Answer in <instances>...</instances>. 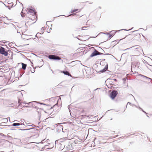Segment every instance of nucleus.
Here are the masks:
<instances>
[{
	"label": "nucleus",
	"mask_w": 152,
	"mask_h": 152,
	"mask_svg": "<svg viewBox=\"0 0 152 152\" xmlns=\"http://www.w3.org/2000/svg\"><path fill=\"white\" fill-rule=\"evenodd\" d=\"M118 94V92L115 90H113L110 94V97L112 100L115 99Z\"/></svg>",
	"instance_id": "f257e3e1"
},
{
	"label": "nucleus",
	"mask_w": 152,
	"mask_h": 152,
	"mask_svg": "<svg viewBox=\"0 0 152 152\" xmlns=\"http://www.w3.org/2000/svg\"><path fill=\"white\" fill-rule=\"evenodd\" d=\"M48 58L51 60H59L61 59L58 56L53 55H50L48 56Z\"/></svg>",
	"instance_id": "f03ea898"
},
{
	"label": "nucleus",
	"mask_w": 152,
	"mask_h": 152,
	"mask_svg": "<svg viewBox=\"0 0 152 152\" xmlns=\"http://www.w3.org/2000/svg\"><path fill=\"white\" fill-rule=\"evenodd\" d=\"M104 55V54L99 52L97 50H96V49H94V51L91 55L90 56V57H92L94 56H96L98 55Z\"/></svg>",
	"instance_id": "7ed1b4c3"
},
{
	"label": "nucleus",
	"mask_w": 152,
	"mask_h": 152,
	"mask_svg": "<svg viewBox=\"0 0 152 152\" xmlns=\"http://www.w3.org/2000/svg\"><path fill=\"white\" fill-rule=\"evenodd\" d=\"M63 127L62 125H58L56 128V132L57 133H60L61 132H64V131H63Z\"/></svg>",
	"instance_id": "20e7f679"
},
{
	"label": "nucleus",
	"mask_w": 152,
	"mask_h": 152,
	"mask_svg": "<svg viewBox=\"0 0 152 152\" xmlns=\"http://www.w3.org/2000/svg\"><path fill=\"white\" fill-rule=\"evenodd\" d=\"M0 53L5 56H7L8 55V52L6 51L5 49L2 47H1L0 48Z\"/></svg>",
	"instance_id": "39448f33"
},
{
	"label": "nucleus",
	"mask_w": 152,
	"mask_h": 152,
	"mask_svg": "<svg viewBox=\"0 0 152 152\" xmlns=\"http://www.w3.org/2000/svg\"><path fill=\"white\" fill-rule=\"evenodd\" d=\"M27 10L28 11L27 13H30L32 14H31V15H32L33 16H34V17H35L37 13L35 10L32 9L30 8H28Z\"/></svg>",
	"instance_id": "423d86ee"
},
{
	"label": "nucleus",
	"mask_w": 152,
	"mask_h": 152,
	"mask_svg": "<svg viewBox=\"0 0 152 152\" xmlns=\"http://www.w3.org/2000/svg\"><path fill=\"white\" fill-rule=\"evenodd\" d=\"M67 138L66 137H63L59 140H58V141H59L60 142H66L68 140Z\"/></svg>",
	"instance_id": "0eeeda50"
},
{
	"label": "nucleus",
	"mask_w": 152,
	"mask_h": 152,
	"mask_svg": "<svg viewBox=\"0 0 152 152\" xmlns=\"http://www.w3.org/2000/svg\"><path fill=\"white\" fill-rule=\"evenodd\" d=\"M108 69V65L107 64L105 66V67L104 68V69H102V70H100V72H105L107 71V70Z\"/></svg>",
	"instance_id": "6e6552de"
},
{
	"label": "nucleus",
	"mask_w": 152,
	"mask_h": 152,
	"mask_svg": "<svg viewBox=\"0 0 152 152\" xmlns=\"http://www.w3.org/2000/svg\"><path fill=\"white\" fill-rule=\"evenodd\" d=\"M21 125H23L24 126L23 127V128H25V125H24V124H20L19 123H14L13 124H12L11 126H20Z\"/></svg>",
	"instance_id": "1a4fd4ad"
},
{
	"label": "nucleus",
	"mask_w": 152,
	"mask_h": 152,
	"mask_svg": "<svg viewBox=\"0 0 152 152\" xmlns=\"http://www.w3.org/2000/svg\"><path fill=\"white\" fill-rule=\"evenodd\" d=\"M5 124L2 122L0 124V126H2L3 127H4V126L6 127L5 128H7L8 127L10 126V125H5Z\"/></svg>",
	"instance_id": "9d476101"
},
{
	"label": "nucleus",
	"mask_w": 152,
	"mask_h": 152,
	"mask_svg": "<svg viewBox=\"0 0 152 152\" xmlns=\"http://www.w3.org/2000/svg\"><path fill=\"white\" fill-rule=\"evenodd\" d=\"M63 73L65 75H66L69 76L70 75H71L69 72L67 71H63Z\"/></svg>",
	"instance_id": "9b49d317"
},
{
	"label": "nucleus",
	"mask_w": 152,
	"mask_h": 152,
	"mask_svg": "<svg viewBox=\"0 0 152 152\" xmlns=\"http://www.w3.org/2000/svg\"><path fill=\"white\" fill-rule=\"evenodd\" d=\"M123 30H125V29H123ZM122 30H123V29L120 30H119V31L112 30V31H110V33H111V34H113L114 35V34H115V32H117V31H120Z\"/></svg>",
	"instance_id": "f8f14e48"
},
{
	"label": "nucleus",
	"mask_w": 152,
	"mask_h": 152,
	"mask_svg": "<svg viewBox=\"0 0 152 152\" xmlns=\"http://www.w3.org/2000/svg\"><path fill=\"white\" fill-rule=\"evenodd\" d=\"M22 65V69L23 70H25L27 66V65L26 64L21 63Z\"/></svg>",
	"instance_id": "ddd939ff"
},
{
	"label": "nucleus",
	"mask_w": 152,
	"mask_h": 152,
	"mask_svg": "<svg viewBox=\"0 0 152 152\" xmlns=\"http://www.w3.org/2000/svg\"><path fill=\"white\" fill-rule=\"evenodd\" d=\"M32 102V103H37V104H42V105H46V106H49V105L48 104H44V103H42L39 102H36V101H33V102Z\"/></svg>",
	"instance_id": "4468645a"
},
{
	"label": "nucleus",
	"mask_w": 152,
	"mask_h": 152,
	"mask_svg": "<svg viewBox=\"0 0 152 152\" xmlns=\"http://www.w3.org/2000/svg\"><path fill=\"white\" fill-rule=\"evenodd\" d=\"M8 119L7 118H4L2 120V122L6 124L8 122Z\"/></svg>",
	"instance_id": "2eb2a0df"
},
{
	"label": "nucleus",
	"mask_w": 152,
	"mask_h": 152,
	"mask_svg": "<svg viewBox=\"0 0 152 152\" xmlns=\"http://www.w3.org/2000/svg\"><path fill=\"white\" fill-rule=\"evenodd\" d=\"M30 130H31V132L35 131L36 130H37V129H36L35 128H29Z\"/></svg>",
	"instance_id": "dca6fc26"
},
{
	"label": "nucleus",
	"mask_w": 152,
	"mask_h": 152,
	"mask_svg": "<svg viewBox=\"0 0 152 152\" xmlns=\"http://www.w3.org/2000/svg\"><path fill=\"white\" fill-rule=\"evenodd\" d=\"M71 146L72 145H71V144L69 145L68 146H66V148H67V149L69 150L72 149Z\"/></svg>",
	"instance_id": "f3484780"
},
{
	"label": "nucleus",
	"mask_w": 152,
	"mask_h": 152,
	"mask_svg": "<svg viewBox=\"0 0 152 152\" xmlns=\"http://www.w3.org/2000/svg\"><path fill=\"white\" fill-rule=\"evenodd\" d=\"M136 64H134L133 63H132L131 64V67H132V68H133V67H136V65H137L138 64V63H136Z\"/></svg>",
	"instance_id": "a211bd4d"
},
{
	"label": "nucleus",
	"mask_w": 152,
	"mask_h": 152,
	"mask_svg": "<svg viewBox=\"0 0 152 152\" xmlns=\"http://www.w3.org/2000/svg\"><path fill=\"white\" fill-rule=\"evenodd\" d=\"M36 68H37V66H36L35 68H34L33 67L34 69H33V70H31V69H32V68L31 67H30V71H31V72L32 73H34V72H35V69Z\"/></svg>",
	"instance_id": "6ab92c4d"
},
{
	"label": "nucleus",
	"mask_w": 152,
	"mask_h": 152,
	"mask_svg": "<svg viewBox=\"0 0 152 152\" xmlns=\"http://www.w3.org/2000/svg\"><path fill=\"white\" fill-rule=\"evenodd\" d=\"M140 75L141 76V77H143L145 78L146 79H148V80H150L151 79V78H150L145 76L143 75Z\"/></svg>",
	"instance_id": "aec40b11"
},
{
	"label": "nucleus",
	"mask_w": 152,
	"mask_h": 152,
	"mask_svg": "<svg viewBox=\"0 0 152 152\" xmlns=\"http://www.w3.org/2000/svg\"><path fill=\"white\" fill-rule=\"evenodd\" d=\"M108 35L109 36L108 38H109L112 37L114 36L113 34H109Z\"/></svg>",
	"instance_id": "412c9836"
},
{
	"label": "nucleus",
	"mask_w": 152,
	"mask_h": 152,
	"mask_svg": "<svg viewBox=\"0 0 152 152\" xmlns=\"http://www.w3.org/2000/svg\"><path fill=\"white\" fill-rule=\"evenodd\" d=\"M78 9H74L73 10H71V12H75L76 11H77L78 10Z\"/></svg>",
	"instance_id": "4be33fe9"
},
{
	"label": "nucleus",
	"mask_w": 152,
	"mask_h": 152,
	"mask_svg": "<svg viewBox=\"0 0 152 152\" xmlns=\"http://www.w3.org/2000/svg\"><path fill=\"white\" fill-rule=\"evenodd\" d=\"M18 130H23V131H25V130H30V129H17Z\"/></svg>",
	"instance_id": "5701e85b"
},
{
	"label": "nucleus",
	"mask_w": 152,
	"mask_h": 152,
	"mask_svg": "<svg viewBox=\"0 0 152 152\" xmlns=\"http://www.w3.org/2000/svg\"><path fill=\"white\" fill-rule=\"evenodd\" d=\"M10 6H11V7H13V2H11L10 4Z\"/></svg>",
	"instance_id": "b1692460"
},
{
	"label": "nucleus",
	"mask_w": 152,
	"mask_h": 152,
	"mask_svg": "<svg viewBox=\"0 0 152 152\" xmlns=\"http://www.w3.org/2000/svg\"><path fill=\"white\" fill-rule=\"evenodd\" d=\"M144 63L145 64V65H147V64H148V65H150L146 61H145V62H144Z\"/></svg>",
	"instance_id": "393cba45"
},
{
	"label": "nucleus",
	"mask_w": 152,
	"mask_h": 152,
	"mask_svg": "<svg viewBox=\"0 0 152 152\" xmlns=\"http://www.w3.org/2000/svg\"><path fill=\"white\" fill-rule=\"evenodd\" d=\"M137 46V45H135V46H133V47H131V48H127V49H125V50H128V49H130V48H132L133 47H135V46Z\"/></svg>",
	"instance_id": "a878e982"
},
{
	"label": "nucleus",
	"mask_w": 152,
	"mask_h": 152,
	"mask_svg": "<svg viewBox=\"0 0 152 152\" xmlns=\"http://www.w3.org/2000/svg\"><path fill=\"white\" fill-rule=\"evenodd\" d=\"M143 29L142 28H139L138 30H135V31H132V33H133V32H134L137 31H138V30H140V29Z\"/></svg>",
	"instance_id": "bb28decb"
},
{
	"label": "nucleus",
	"mask_w": 152,
	"mask_h": 152,
	"mask_svg": "<svg viewBox=\"0 0 152 152\" xmlns=\"http://www.w3.org/2000/svg\"><path fill=\"white\" fill-rule=\"evenodd\" d=\"M20 100L19 99L18 102V103L19 104V105H20V104L22 103L21 102H20Z\"/></svg>",
	"instance_id": "cd10ccee"
},
{
	"label": "nucleus",
	"mask_w": 152,
	"mask_h": 152,
	"mask_svg": "<svg viewBox=\"0 0 152 152\" xmlns=\"http://www.w3.org/2000/svg\"><path fill=\"white\" fill-rule=\"evenodd\" d=\"M141 110L142 111L143 113H145L146 114H148V113H146L145 111H144L143 109H141Z\"/></svg>",
	"instance_id": "c85d7f7f"
},
{
	"label": "nucleus",
	"mask_w": 152,
	"mask_h": 152,
	"mask_svg": "<svg viewBox=\"0 0 152 152\" xmlns=\"http://www.w3.org/2000/svg\"><path fill=\"white\" fill-rule=\"evenodd\" d=\"M40 34V33H37V34H36V35H35V37H37V35H38V34ZM37 39H38V40H39V39H38V38H37Z\"/></svg>",
	"instance_id": "c756f323"
},
{
	"label": "nucleus",
	"mask_w": 152,
	"mask_h": 152,
	"mask_svg": "<svg viewBox=\"0 0 152 152\" xmlns=\"http://www.w3.org/2000/svg\"><path fill=\"white\" fill-rule=\"evenodd\" d=\"M21 16L22 17H24L25 16V15L24 14H22V12H21Z\"/></svg>",
	"instance_id": "7c9ffc66"
},
{
	"label": "nucleus",
	"mask_w": 152,
	"mask_h": 152,
	"mask_svg": "<svg viewBox=\"0 0 152 152\" xmlns=\"http://www.w3.org/2000/svg\"><path fill=\"white\" fill-rule=\"evenodd\" d=\"M136 50H140V48H136Z\"/></svg>",
	"instance_id": "2f4dec72"
},
{
	"label": "nucleus",
	"mask_w": 152,
	"mask_h": 152,
	"mask_svg": "<svg viewBox=\"0 0 152 152\" xmlns=\"http://www.w3.org/2000/svg\"><path fill=\"white\" fill-rule=\"evenodd\" d=\"M109 34H110V33H108V32H107V33H104V34H105L106 35H108Z\"/></svg>",
	"instance_id": "473e14b6"
},
{
	"label": "nucleus",
	"mask_w": 152,
	"mask_h": 152,
	"mask_svg": "<svg viewBox=\"0 0 152 152\" xmlns=\"http://www.w3.org/2000/svg\"><path fill=\"white\" fill-rule=\"evenodd\" d=\"M135 106L136 107H137V108H138L139 109H140V110H141V109H142V108H141L140 107H137V106Z\"/></svg>",
	"instance_id": "72a5a7b5"
},
{
	"label": "nucleus",
	"mask_w": 152,
	"mask_h": 152,
	"mask_svg": "<svg viewBox=\"0 0 152 152\" xmlns=\"http://www.w3.org/2000/svg\"><path fill=\"white\" fill-rule=\"evenodd\" d=\"M45 30V27H43L42 28V30L43 31L44 30Z\"/></svg>",
	"instance_id": "f704fd0d"
},
{
	"label": "nucleus",
	"mask_w": 152,
	"mask_h": 152,
	"mask_svg": "<svg viewBox=\"0 0 152 152\" xmlns=\"http://www.w3.org/2000/svg\"><path fill=\"white\" fill-rule=\"evenodd\" d=\"M87 27H86V26L83 27H82V30H84V29H83V28H87Z\"/></svg>",
	"instance_id": "c9c22d12"
},
{
	"label": "nucleus",
	"mask_w": 152,
	"mask_h": 152,
	"mask_svg": "<svg viewBox=\"0 0 152 152\" xmlns=\"http://www.w3.org/2000/svg\"><path fill=\"white\" fill-rule=\"evenodd\" d=\"M45 146H44V147H42V150H44L45 149Z\"/></svg>",
	"instance_id": "e433bc0d"
},
{
	"label": "nucleus",
	"mask_w": 152,
	"mask_h": 152,
	"mask_svg": "<svg viewBox=\"0 0 152 152\" xmlns=\"http://www.w3.org/2000/svg\"><path fill=\"white\" fill-rule=\"evenodd\" d=\"M27 126H28V127H31V126H33L31 125H28Z\"/></svg>",
	"instance_id": "4c0bfd02"
},
{
	"label": "nucleus",
	"mask_w": 152,
	"mask_h": 152,
	"mask_svg": "<svg viewBox=\"0 0 152 152\" xmlns=\"http://www.w3.org/2000/svg\"><path fill=\"white\" fill-rule=\"evenodd\" d=\"M7 7H8V8L9 10H10L11 9V7H10V6H7Z\"/></svg>",
	"instance_id": "58836bf2"
},
{
	"label": "nucleus",
	"mask_w": 152,
	"mask_h": 152,
	"mask_svg": "<svg viewBox=\"0 0 152 152\" xmlns=\"http://www.w3.org/2000/svg\"><path fill=\"white\" fill-rule=\"evenodd\" d=\"M12 25L15 28L16 26L15 25H14V24H12Z\"/></svg>",
	"instance_id": "ea45409f"
},
{
	"label": "nucleus",
	"mask_w": 152,
	"mask_h": 152,
	"mask_svg": "<svg viewBox=\"0 0 152 152\" xmlns=\"http://www.w3.org/2000/svg\"><path fill=\"white\" fill-rule=\"evenodd\" d=\"M35 106V107H34V106H33V107H35V108H37V106Z\"/></svg>",
	"instance_id": "a19ab883"
},
{
	"label": "nucleus",
	"mask_w": 152,
	"mask_h": 152,
	"mask_svg": "<svg viewBox=\"0 0 152 152\" xmlns=\"http://www.w3.org/2000/svg\"><path fill=\"white\" fill-rule=\"evenodd\" d=\"M14 139H18V140H19L20 141V139H18V138H14Z\"/></svg>",
	"instance_id": "79ce46f5"
},
{
	"label": "nucleus",
	"mask_w": 152,
	"mask_h": 152,
	"mask_svg": "<svg viewBox=\"0 0 152 152\" xmlns=\"http://www.w3.org/2000/svg\"><path fill=\"white\" fill-rule=\"evenodd\" d=\"M131 104V103H130V102H128V103H127V105H126V106H127V104ZM126 107H127V106H126Z\"/></svg>",
	"instance_id": "37998d69"
},
{
	"label": "nucleus",
	"mask_w": 152,
	"mask_h": 152,
	"mask_svg": "<svg viewBox=\"0 0 152 152\" xmlns=\"http://www.w3.org/2000/svg\"><path fill=\"white\" fill-rule=\"evenodd\" d=\"M8 137L9 138H11V139H13V138L12 137H11V136H8Z\"/></svg>",
	"instance_id": "c03bdc74"
},
{
	"label": "nucleus",
	"mask_w": 152,
	"mask_h": 152,
	"mask_svg": "<svg viewBox=\"0 0 152 152\" xmlns=\"http://www.w3.org/2000/svg\"><path fill=\"white\" fill-rule=\"evenodd\" d=\"M133 27L132 28H131V29H129L127 31H130L131 30H132L133 28Z\"/></svg>",
	"instance_id": "a18cd8bd"
},
{
	"label": "nucleus",
	"mask_w": 152,
	"mask_h": 152,
	"mask_svg": "<svg viewBox=\"0 0 152 152\" xmlns=\"http://www.w3.org/2000/svg\"><path fill=\"white\" fill-rule=\"evenodd\" d=\"M29 60L30 61H31V64H32V65H31L33 67V63L31 61Z\"/></svg>",
	"instance_id": "49530a36"
},
{
	"label": "nucleus",
	"mask_w": 152,
	"mask_h": 152,
	"mask_svg": "<svg viewBox=\"0 0 152 152\" xmlns=\"http://www.w3.org/2000/svg\"><path fill=\"white\" fill-rule=\"evenodd\" d=\"M118 136V135H117L116 136H114L113 138H115V137H117Z\"/></svg>",
	"instance_id": "de8ad7c7"
},
{
	"label": "nucleus",
	"mask_w": 152,
	"mask_h": 152,
	"mask_svg": "<svg viewBox=\"0 0 152 152\" xmlns=\"http://www.w3.org/2000/svg\"><path fill=\"white\" fill-rule=\"evenodd\" d=\"M49 144H49L45 145V146L46 147V146H48Z\"/></svg>",
	"instance_id": "09e8293b"
},
{
	"label": "nucleus",
	"mask_w": 152,
	"mask_h": 152,
	"mask_svg": "<svg viewBox=\"0 0 152 152\" xmlns=\"http://www.w3.org/2000/svg\"><path fill=\"white\" fill-rule=\"evenodd\" d=\"M24 73V72H23L22 73H20V75H22Z\"/></svg>",
	"instance_id": "8fccbe9b"
},
{
	"label": "nucleus",
	"mask_w": 152,
	"mask_h": 152,
	"mask_svg": "<svg viewBox=\"0 0 152 152\" xmlns=\"http://www.w3.org/2000/svg\"><path fill=\"white\" fill-rule=\"evenodd\" d=\"M58 140H56L55 141V142L56 144V143H57V142H58Z\"/></svg>",
	"instance_id": "3c124183"
},
{
	"label": "nucleus",
	"mask_w": 152,
	"mask_h": 152,
	"mask_svg": "<svg viewBox=\"0 0 152 152\" xmlns=\"http://www.w3.org/2000/svg\"><path fill=\"white\" fill-rule=\"evenodd\" d=\"M50 21H47L46 22V24L47 25V23H49Z\"/></svg>",
	"instance_id": "603ef678"
},
{
	"label": "nucleus",
	"mask_w": 152,
	"mask_h": 152,
	"mask_svg": "<svg viewBox=\"0 0 152 152\" xmlns=\"http://www.w3.org/2000/svg\"><path fill=\"white\" fill-rule=\"evenodd\" d=\"M14 122H19V121H17V120H15Z\"/></svg>",
	"instance_id": "864d4df0"
},
{
	"label": "nucleus",
	"mask_w": 152,
	"mask_h": 152,
	"mask_svg": "<svg viewBox=\"0 0 152 152\" xmlns=\"http://www.w3.org/2000/svg\"><path fill=\"white\" fill-rule=\"evenodd\" d=\"M44 140H42L41 141V142H42V143H43V141H44Z\"/></svg>",
	"instance_id": "5fc2aeb1"
},
{
	"label": "nucleus",
	"mask_w": 152,
	"mask_h": 152,
	"mask_svg": "<svg viewBox=\"0 0 152 152\" xmlns=\"http://www.w3.org/2000/svg\"><path fill=\"white\" fill-rule=\"evenodd\" d=\"M74 142H75V143H76H76L77 142V141L76 142V140H75Z\"/></svg>",
	"instance_id": "6e6d98bb"
},
{
	"label": "nucleus",
	"mask_w": 152,
	"mask_h": 152,
	"mask_svg": "<svg viewBox=\"0 0 152 152\" xmlns=\"http://www.w3.org/2000/svg\"><path fill=\"white\" fill-rule=\"evenodd\" d=\"M125 54V53H124L122 54V55H121V56H123V55H124V54Z\"/></svg>",
	"instance_id": "4d7b16f0"
},
{
	"label": "nucleus",
	"mask_w": 152,
	"mask_h": 152,
	"mask_svg": "<svg viewBox=\"0 0 152 152\" xmlns=\"http://www.w3.org/2000/svg\"><path fill=\"white\" fill-rule=\"evenodd\" d=\"M100 33H102V34H104V33H104V32H101Z\"/></svg>",
	"instance_id": "13d9d810"
},
{
	"label": "nucleus",
	"mask_w": 152,
	"mask_h": 152,
	"mask_svg": "<svg viewBox=\"0 0 152 152\" xmlns=\"http://www.w3.org/2000/svg\"><path fill=\"white\" fill-rule=\"evenodd\" d=\"M42 66H38L37 67H41Z\"/></svg>",
	"instance_id": "bf43d9fd"
},
{
	"label": "nucleus",
	"mask_w": 152,
	"mask_h": 152,
	"mask_svg": "<svg viewBox=\"0 0 152 152\" xmlns=\"http://www.w3.org/2000/svg\"><path fill=\"white\" fill-rule=\"evenodd\" d=\"M0 42H3V41H0Z\"/></svg>",
	"instance_id": "052dcab7"
},
{
	"label": "nucleus",
	"mask_w": 152,
	"mask_h": 152,
	"mask_svg": "<svg viewBox=\"0 0 152 152\" xmlns=\"http://www.w3.org/2000/svg\"><path fill=\"white\" fill-rule=\"evenodd\" d=\"M106 55H110V54H109V53H107L106 54Z\"/></svg>",
	"instance_id": "680f3d73"
},
{
	"label": "nucleus",
	"mask_w": 152,
	"mask_h": 152,
	"mask_svg": "<svg viewBox=\"0 0 152 152\" xmlns=\"http://www.w3.org/2000/svg\"><path fill=\"white\" fill-rule=\"evenodd\" d=\"M68 109H69V111H70V109H69V108H68Z\"/></svg>",
	"instance_id": "e2e57ef3"
},
{
	"label": "nucleus",
	"mask_w": 152,
	"mask_h": 152,
	"mask_svg": "<svg viewBox=\"0 0 152 152\" xmlns=\"http://www.w3.org/2000/svg\"><path fill=\"white\" fill-rule=\"evenodd\" d=\"M114 80H115V81H116V79H114Z\"/></svg>",
	"instance_id": "0e129e2a"
},
{
	"label": "nucleus",
	"mask_w": 152,
	"mask_h": 152,
	"mask_svg": "<svg viewBox=\"0 0 152 152\" xmlns=\"http://www.w3.org/2000/svg\"><path fill=\"white\" fill-rule=\"evenodd\" d=\"M64 95H61V96H64Z\"/></svg>",
	"instance_id": "69168bd1"
},
{
	"label": "nucleus",
	"mask_w": 152,
	"mask_h": 152,
	"mask_svg": "<svg viewBox=\"0 0 152 152\" xmlns=\"http://www.w3.org/2000/svg\"><path fill=\"white\" fill-rule=\"evenodd\" d=\"M122 39H120L119 40V41H121V40Z\"/></svg>",
	"instance_id": "338daca9"
},
{
	"label": "nucleus",
	"mask_w": 152,
	"mask_h": 152,
	"mask_svg": "<svg viewBox=\"0 0 152 152\" xmlns=\"http://www.w3.org/2000/svg\"><path fill=\"white\" fill-rule=\"evenodd\" d=\"M1 23H0V25H1Z\"/></svg>",
	"instance_id": "774afa93"
}]
</instances>
